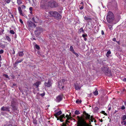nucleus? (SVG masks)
<instances>
[{"mask_svg": "<svg viewBox=\"0 0 126 126\" xmlns=\"http://www.w3.org/2000/svg\"><path fill=\"white\" fill-rule=\"evenodd\" d=\"M78 119L79 122L78 123V126H92L87 123L83 118L79 117Z\"/></svg>", "mask_w": 126, "mask_h": 126, "instance_id": "obj_1", "label": "nucleus"}, {"mask_svg": "<svg viewBox=\"0 0 126 126\" xmlns=\"http://www.w3.org/2000/svg\"><path fill=\"white\" fill-rule=\"evenodd\" d=\"M102 71L106 75L109 76H111L112 75L111 71L107 67L103 66L101 68Z\"/></svg>", "mask_w": 126, "mask_h": 126, "instance_id": "obj_2", "label": "nucleus"}, {"mask_svg": "<svg viewBox=\"0 0 126 126\" xmlns=\"http://www.w3.org/2000/svg\"><path fill=\"white\" fill-rule=\"evenodd\" d=\"M106 19L107 22L109 23H111L114 20V15L111 12H109L108 13Z\"/></svg>", "mask_w": 126, "mask_h": 126, "instance_id": "obj_3", "label": "nucleus"}, {"mask_svg": "<svg viewBox=\"0 0 126 126\" xmlns=\"http://www.w3.org/2000/svg\"><path fill=\"white\" fill-rule=\"evenodd\" d=\"M17 102L15 98L12 99L11 100V105L10 106L12 107V110L13 111L16 110H17Z\"/></svg>", "mask_w": 126, "mask_h": 126, "instance_id": "obj_4", "label": "nucleus"}, {"mask_svg": "<svg viewBox=\"0 0 126 126\" xmlns=\"http://www.w3.org/2000/svg\"><path fill=\"white\" fill-rule=\"evenodd\" d=\"M49 13L50 16H54L57 19H60L62 16L60 14L56 12L51 11L49 12Z\"/></svg>", "mask_w": 126, "mask_h": 126, "instance_id": "obj_5", "label": "nucleus"}, {"mask_svg": "<svg viewBox=\"0 0 126 126\" xmlns=\"http://www.w3.org/2000/svg\"><path fill=\"white\" fill-rule=\"evenodd\" d=\"M42 32V28L40 27H37L36 28V29L34 33L36 36L37 37Z\"/></svg>", "mask_w": 126, "mask_h": 126, "instance_id": "obj_6", "label": "nucleus"}, {"mask_svg": "<svg viewBox=\"0 0 126 126\" xmlns=\"http://www.w3.org/2000/svg\"><path fill=\"white\" fill-rule=\"evenodd\" d=\"M48 3V6L51 8L56 7L58 6L57 4L54 1H51Z\"/></svg>", "mask_w": 126, "mask_h": 126, "instance_id": "obj_7", "label": "nucleus"}, {"mask_svg": "<svg viewBox=\"0 0 126 126\" xmlns=\"http://www.w3.org/2000/svg\"><path fill=\"white\" fill-rule=\"evenodd\" d=\"M27 25L30 28L32 27L35 28L36 27L35 24L30 21H28L27 22Z\"/></svg>", "mask_w": 126, "mask_h": 126, "instance_id": "obj_8", "label": "nucleus"}, {"mask_svg": "<svg viewBox=\"0 0 126 126\" xmlns=\"http://www.w3.org/2000/svg\"><path fill=\"white\" fill-rule=\"evenodd\" d=\"M45 86L47 87H50L51 86L52 83L50 80L49 79L48 81H46L44 83Z\"/></svg>", "mask_w": 126, "mask_h": 126, "instance_id": "obj_9", "label": "nucleus"}, {"mask_svg": "<svg viewBox=\"0 0 126 126\" xmlns=\"http://www.w3.org/2000/svg\"><path fill=\"white\" fill-rule=\"evenodd\" d=\"M1 110L4 111L9 112L10 111V107L9 106L2 107L1 109Z\"/></svg>", "mask_w": 126, "mask_h": 126, "instance_id": "obj_10", "label": "nucleus"}, {"mask_svg": "<svg viewBox=\"0 0 126 126\" xmlns=\"http://www.w3.org/2000/svg\"><path fill=\"white\" fill-rule=\"evenodd\" d=\"M83 113L84 114L85 117V118L86 119H93V118L92 116H91L90 117V115L86 113L84 111L83 112Z\"/></svg>", "mask_w": 126, "mask_h": 126, "instance_id": "obj_11", "label": "nucleus"}, {"mask_svg": "<svg viewBox=\"0 0 126 126\" xmlns=\"http://www.w3.org/2000/svg\"><path fill=\"white\" fill-rule=\"evenodd\" d=\"M62 95H59L56 98V101L57 102H59L62 100Z\"/></svg>", "mask_w": 126, "mask_h": 126, "instance_id": "obj_12", "label": "nucleus"}, {"mask_svg": "<svg viewBox=\"0 0 126 126\" xmlns=\"http://www.w3.org/2000/svg\"><path fill=\"white\" fill-rule=\"evenodd\" d=\"M33 21L35 23L38 22L39 21L38 18L36 16L33 17L32 19Z\"/></svg>", "mask_w": 126, "mask_h": 126, "instance_id": "obj_13", "label": "nucleus"}, {"mask_svg": "<svg viewBox=\"0 0 126 126\" xmlns=\"http://www.w3.org/2000/svg\"><path fill=\"white\" fill-rule=\"evenodd\" d=\"M62 83L61 82H58V86L59 88L61 90L63 89L64 87V86L63 85H62Z\"/></svg>", "mask_w": 126, "mask_h": 126, "instance_id": "obj_14", "label": "nucleus"}, {"mask_svg": "<svg viewBox=\"0 0 126 126\" xmlns=\"http://www.w3.org/2000/svg\"><path fill=\"white\" fill-rule=\"evenodd\" d=\"M23 60L22 59H21L19 60H17L14 64L15 66L16 67V66H17L18 64L19 63L23 61Z\"/></svg>", "mask_w": 126, "mask_h": 126, "instance_id": "obj_15", "label": "nucleus"}, {"mask_svg": "<svg viewBox=\"0 0 126 126\" xmlns=\"http://www.w3.org/2000/svg\"><path fill=\"white\" fill-rule=\"evenodd\" d=\"M41 83V82L40 81H38L36 82L33 85L36 86V88H37L39 85Z\"/></svg>", "mask_w": 126, "mask_h": 126, "instance_id": "obj_16", "label": "nucleus"}, {"mask_svg": "<svg viewBox=\"0 0 126 126\" xmlns=\"http://www.w3.org/2000/svg\"><path fill=\"white\" fill-rule=\"evenodd\" d=\"M18 9L20 14L21 15L23 16V14L22 11V10L21 7L20 6L18 8Z\"/></svg>", "mask_w": 126, "mask_h": 126, "instance_id": "obj_17", "label": "nucleus"}, {"mask_svg": "<svg viewBox=\"0 0 126 126\" xmlns=\"http://www.w3.org/2000/svg\"><path fill=\"white\" fill-rule=\"evenodd\" d=\"M62 112L61 111H60L59 112L56 113L54 115L55 116H58L60 115L62 113Z\"/></svg>", "mask_w": 126, "mask_h": 126, "instance_id": "obj_18", "label": "nucleus"}, {"mask_svg": "<svg viewBox=\"0 0 126 126\" xmlns=\"http://www.w3.org/2000/svg\"><path fill=\"white\" fill-rule=\"evenodd\" d=\"M84 19L86 20H91L92 19L91 18L89 17L85 16L84 17Z\"/></svg>", "mask_w": 126, "mask_h": 126, "instance_id": "obj_19", "label": "nucleus"}, {"mask_svg": "<svg viewBox=\"0 0 126 126\" xmlns=\"http://www.w3.org/2000/svg\"><path fill=\"white\" fill-rule=\"evenodd\" d=\"M75 88L76 90H79L80 89V87L77 85H75Z\"/></svg>", "mask_w": 126, "mask_h": 126, "instance_id": "obj_20", "label": "nucleus"}, {"mask_svg": "<svg viewBox=\"0 0 126 126\" xmlns=\"http://www.w3.org/2000/svg\"><path fill=\"white\" fill-rule=\"evenodd\" d=\"M18 54L19 56H22L24 55V53L22 51H20L18 52Z\"/></svg>", "mask_w": 126, "mask_h": 126, "instance_id": "obj_21", "label": "nucleus"}, {"mask_svg": "<svg viewBox=\"0 0 126 126\" xmlns=\"http://www.w3.org/2000/svg\"><path fill=\"white\" fill-rule=\"evenodd\" d=\"M0 47L2 48H5V45L4 44H2L1 43H0Z\"/></svg>", "mask_w": 126, "mask_h": 126, "instance_id": "obj_22", "label": "nucleus"}, {"mask_svg": "<svg viewBox=\"0 0 126 126\" xmlns=\"http://www.w3.org/2000/svg\"><path fill=\"white\" fill-rule=\"evenodd\" d=\"M6 39L9 42H10L11 41V39L8 36H6Z\"/></svg>", "mask_w": 126, "mask_h": 126, "instance_id": "obj_23", "label": "nucleus"}, {"mask_svg": "<svg viewBox=\"0 0 126 126\" xmlns=\"http://www.w3.org/2000/svg\"><path fill=\"white\" fill-rule=\"evenodd\" d=\"M44 1H42L41 3V5L43 7H45V4H43V3Z\"/></svg>", "mask_w": 126, "mask_h": 126, "instance_id": "obj_24", "label": "nucleus"}, {"mask_svg": "<svg viewBox=\"0 0 126 126\" xmlns=\"http://www.w3.org/2000/svg\"><path fill=\"white\" fill-rule=\"evenodd\" d=\"M111 52L110 51H107V53L106 54V56L107 57H108L109 55L110 54Z\"/></svg>", "mask_w": 126, "mask_h": 126, "instance_id": "obj_25", "label": "nucleus"}, {"mask_svg": "<svg viewBox=\"0 0 126 126\" xmlns=\"http://www.w3.org/2000/svg\"><path fill=\"white\" fill-rule=\"evenodd\" d=\"M93 94L94 95H96L98 94V92L97 91V90L94 92Z\"/></svg>", "mask_w": 126, "mask_h": 126, "instance_id": "obj_26", "label": "nucleus"}, {"mask_svg": "<svg viewBox=\"0 0 126 126\" xmlns=\"http://www.w3.org/2000/svg\"><path fill=\"white\" fill-rule=\"evenodd\" d=\"M17 3L18 5L22 3L21 0H17Z\"/></svg>", "mask_w": 126, "mask_h": 126, "instance_id": "obj_27", "label": "nucleus"}, {"mask_svg": "<svg viewBox=\"0 0 126 126\" xmlns=\"http://www.w3.org/2000/svg\"><path fill=\"white\" fill-rule=\"evenodd\" d=\"M122 118L123 121H124L126 119V115H125L123 116Z\"/></svg>", "mask_w": 126, "mask_h": 126, "instance_id": "obj_28", "label": "nucleus"}, {"mask_svg": "<svg viewBox=\"0 0 126 126\" xmlns=\"http://www.w3.org/2000/svg\"><path fill=\"white\" fill-rule=\"evenodd\" d=\"M64 116H65V115H64V114H63L62 115H61V116H60V119H62L63 118H65Z\"/></svg>", "mask_w": 126, "mask_h": 126, "instance_id": "obj_29", "label": "nucleus"}, {"mask_svg": "<svg viewBox=\"0 0 126 126\" xmlns=\"http://www.w3.org/2000/svg\"><path fill=\"white\" fill-rule=\"evenodd\" d=\"M75 114L77 115H78L80 114V112L79 111L76 110L75 112Z\"/></svg>", "mask_w": 126, "mask_h": 126, "instance_id": "obj_30", "label": "nucleus"}, {"mask_svg": "<svg viewBox=\"0 0 126 126\" xmlns=\"http://www.w3.org/2000/svg\"><path fill=\"white\" fill-rule=\"evenodd\" d=\"M81 31L83 32H84V30L82 28H80L79 30V32L80 33L81 32Z\"/></svg>", "mask_w": 126, "mask_h": 126, "instance_id": "obj_31", "label": "nucleus"}, {"mask_svg": "<svg viewBox=\"0 0 126 126\" xmlns=\"http://www.w3.org/2000/svg\"><path fill=\"white\" fill-rule=\"evenodd\" d=\"M4 30H1L0 31V35H1L3 33V32L4 31Z\"/></svg>", "mask_w": 126, "mask_h": 126, "instance_id": "obj_32", "label": "nucleus"}, {"mask_svg": "<svg viewBox=\"0 0 126 126\" xmlns=\"http://www.w3.org/2000/svg\"><path fill=\"white\" fill-rule=\"evenodd\" d=\"M36 48L37 49L39 50L40 49V47L37 44H36L35 45Z\"/></svg>", "mask_w": 126, "mask_h": 126, "instance_id": "obj_33", "label": "nucleus"}, {"mask_svg": "<svg viewBox=\"0 0 126 126\" xmlns=\"http://www.w3.org/2000/svg\"><path fill=\"white\" fill-rule=\"evenodd\" d=\"M108 26L110 30H112V26L110 25H108Z\"/></svg>", "mask_w": 126, "mask_h": 126, "instance_id": "obj_34", "label": "nucleus"}, {"mask_svg": "<svg viewBox=\"0 0 126 126\" xmlns=\"http://www.w3.org/2000/svg\"><path fill=\"white\" fill-rule=\"evenodd\" d=\"M10 32L12 34H14L15 32L13 30H11L10 31Z\"/></svg>", "mask_w": 126, "mask_h": 126, "instance_id": "obj_35", "label": "nucleus"}, {"mask_svg": "<svg viewBox=\"0 0 126 126\" xmlns=\"http://www.w3.org/2000/svg\"><path fill=\"white\" fill-rule=\"evenodd\" d=\"M87 35L86 34H84L82 35V37L84 38H85V37H87Z\"/></svg>", "mask_w": 126, "mask_h": 126, "instance_id": "obj_36", "label": "nucleus"}, {"mask_svg": "<svg viewBox=\"0 0 126 126\" xmlns=\"http://www.w3.org/2000/svg\"><path fill=\"white\" fill-rule=\"evenodd\" d=\"M65 117H67V119L68 120H69L70 118V117H69V116L68 115H66L65 116ZM71 118H72L71 117Z\"/></svg>", "mask_w": 126, "mask_h": 126, "instance_id": "obj_37", "label": "nucleus"}, {"mask_svg": "<svg viewBox=\"0 0 126 126\" xmlns=\"http://www.w3.org/2000/svg\"><path fill=\"white\" fill-rule=\"evenodd\" d=\"M70 50L71 51H73L74 50V49L72 46H70Z\"/></svg>", "mask_w": 126, "mask_h": 126, "instance_id": "obj_38", "label": "nucleus"}, {"mask_svg": "<svg viewBox=\"0 0 126 126\" xmlns=\"http://www.w3.org/2000/svg\"><path fill=\"white\" fill-rule=\"evenodd\" d=\"M7 3H9L10 1V0H4Z\"/></svg>", "mask_w": 126, "mask_h": 126, "instance_id": "obj_39", "label": "nucleus"}, {"mask_svg": "<svg viewBox=\"0 0 126 126\" xmlns=\"http://www.w3.org/2000/svg\"><path fill=\"white\" fill-rule=\"evenodd\" d=\"M101 113H102L104 114V115H107V113L105 112L104 111H102Z\"/></svg>", "mask_w": 126, "mask_h": 126, "instance_id": "obj_40", "label": "nucleus"}, {"mask_svg": "<svg viewBox=\"0 0 126 126\" xmlns=\"http://www.w3.org/2000/svg\"><path fill=\"white\" fill-rule=\"evenodd\" d=\"M4 76L6 78L8 79H9V77L6 74H4Z\"/></svg>", "mask_w": 126, "mask_h": 126, "instance_id": "obj_41", "label": "nucleus"}, {"mask_svg": "<svg viewBox=\"0 0 126 126\" xmlns=\"http://www.w3.org/2000/svg\"><path fill=\"white\" fill-rule=\"evenodd\" d=\"M4 52V51L3 50L1 49L0 50V54H2Z\"/></svg>", "mask_w": 126, "mask_h": 126, "instance_id": "obj_42", "label": "nucleus"}, {"mask_svg": "<svg viewBox=\"0 0 126 126\" xmlns=\"http://www.w3.org/2000/svg\"><path fill=\"white\" fill-rule=\"evenodd\" d=\"M26 7L24 5H23L21 6V8L22 9H24Z\"/></svg>", "mask_w": 126, "mask_h": 126, "instance_id": "obj_43", "label": "nucleus"}, {"mask_svg": "<svg viewBox=\"0 0 126 126\" xmlns=\"http://www.w3.org/2000/svg\"><path fill=\"white\" fill-rule=\"evenodd\" d=\"M89 120V121H91L92 122H93V120H94V119L93 118V119H90Z\"/></svg>", "mask_w": 126, "mask_h": 126, "instance_id": "obj_44", "label": "nucleus"}, {"mask_svg": "<svg viewBox=\"0 0 126 126\" xmlns=\"http://www.w3.org/2000/svg\"><path fill=\"white\" fill-rule=\"evenodd\" d=\"M34 124H37V121L36 120H34L33 121V122Z\"/></svg>", "mask_w": 126, "mask_h": 126, "instance_id": "obj_45", "label": "nucleus"}, {"mask_svg": "<svg viewBox=\"0 0 126 126\" xmlns=\"http://www.w3.org/2000/svg\"><path fill=\"white\" fill-rule=\"evenodd\" d=\"M125 109V107L124 106H122L121 108V109L122 110H124Z\"/></svg>", "mask_w": 126, "mask_h": 126, "instance_id": "obj_46", "label": "nucleus"}, {"mask_svg": "<svg viewBox=\"0 0 126 126\" xmlns=\"http://www.w3.org/2000/svg\"><path fill=\"white\" fill-rule=\"evenodd\" d=\"M19 21L21 24H23V21H22V19H19Z\"/></svg>", "mask_w": 126, "mask_h": 126, "instance_id": "obj_47", "label": "nucleus"}, {"mask_svg": "<svg viewBox=\"0 0 126 126\" xmlns=\"http://www.w3.org/2000/svg\"><path fill=\"white\" fill-rule=\"evenodd\" d=\"M4 126H13L11 124H9L8 125H5Z\"/></svg>", "mask_w": 126, "mask_h": 126, "instance_id": "obj_48", "label": "nucleus"}, {"mask_svg": "<svg viewBox=\"0 0 126 126\" xmlns=\"http://www.w3.org/2000/svg\"><path fill=\"white\" fill-rule=\"evenodd\" d=\"M74 53L77 56V57H78L79 56V55L77 53H76L75 52H74Z\"/></svg>", "mask_w": 126, "mask_h": 126, "instance_id": "obj_49", "label": "nucleus"}, {"mask_svg": "<svg viewBox=\"0 0 126 126\" xmlns=\"http://www.w3.org/2000/svg\"><path fill=\"white\" fill-rule=\"evenodd\" d=\"M101 33L102 35H103L104 34V32L103 30H102L101 31Z\"/></svg>", "mask_w": 126, "mask_h": 126, "instance_id": "obj_50", "label": "nucleus"}, {"mask_svg": "<svg viewBox=\"0 0 126 126\" xmlns=\"http://www.w3.org/2000/svg\"><path fill=\"white\" fill-rule=\"evenodd\" d=\"M76 102L77 103H79V100L78 99L76 100Z\"/></svg>", "mask_w": 126, "mask_h": 126, "instance_id": "obj_51", "label": "nucleus"}, {"mask_svg": "<svg viewBox=\"0 0 126 126\" xmlns=\"http://www.w3.org/2000/svg\"><path fill=\"white\" fill-rule=\"evenodd\" d=\"M84 7L83 6H82L80 8V10H82L83 9Z\"/></svg>", "mask_w": 126, "mask_h": 126, "instance_id": "obj_52", "label": "nucleus"}, {"mask_svg": "<svg viewBox=\"0 0 126 126\" xmlns=\"http://www.w3.org/2000/svg\"><path fill=\"white\" fill-rule=\"evenodd\" d=\"M32 7H30V8H29V10L30 11H32Z\"/></svg>", "mask_w": 126, "mask_h": 126, "instance_id": "obj_53", "label": "nucleus"}, {"mask_svg": "<svg viewBox=\"0 0 126 126\" xmlns=\"http://www.w3.org/2000/svg\"><path fill=\"white\" fill-rule=\"evenodd\" d=\"M123 80L125 81H126V78H124L123 79Z\"/></svg>", "mask_w": 126, "mask_h": 126, "instance_id": "obj_54", "label": "nucleus"}, {"mask_svg": "<svg viewBox=\"0 0 126 126\" xmlns=\"http://www.w3.org/2000/svg\"><path fill=\"white\" fill-rule=\"evenodd\" d=\"M40 95L41 96H43L44 95V94H40Z\"/></svg>", "mask_w": 126, "mask_h": 126, "instance_id": "obj_55", "label": "nucleus"}, {"mask_svg": "<svg viewBox=\"0 0 126 126\" xmlns=\"http://www.w3.org/2000/svg\"><path fill=\"white\" fill-rule=\"evenodd\" d=\"M60 121L61 122H63V120L62 119H59Z\"/></svg>", "mask_w": 126, "mask_h": 126, "instance_id": "obj_56", "label": "nucleus"}, {"mask_svg": "<svg viewBox=\"0 0 126 126\" xmlns=\"http://www.w3.org/2000/svg\"><path fill=\"white\" fill-rule=\"evenodd\" d=\"M68 120L67 119L66 120V123H68L69 122L68 121Z\"/></svg>", "mask_w": 126, "mask_h": 126, "instance_id": "obj_57", "label": "nucleus"}, {"mask_svg": "<svg viewBox=\"0 0 126 126\" xmlns=\"http://www.w3.org/2000/svg\"><path fill=\"white\" fill-rule=\"evenodd\" d=\"M113 41H115L116 40V39L115 38H114L112 40Z\"/></svg>", "mask_w": 126, "mask_h": 126, "instance_id": "obj_58", "label": "nucleus"}, {"mask_svg": "<svg viewBox=\"0 0 126 126\" xmlns=\"http://www.w3.org/2000/svg\"><path fill=\"white\" fill-rule=\"evenodd\" d=\"M57 118V120H59V118L57 117V116H55Z\"/></svg>", "mask_w": 126, "mask_h": 126, "instance_id": "obj_59", "label": "nucleus"}, {"mask_svg": "<svg viewBox=\"0 0 126 126\" xmlns=\"http://www.w3.org/2000/svg\"><path fill=\"white\" fill-rule=\"evenodd\" d=\"M84 39L85 41H86L87 40V38H86L85 37L84 38Z\"/></svg>", "mask_w": 126, "mask_h": 126, "instance_id": "obj_60", "label": "nucleus"}, {"mask_svg": "<svg viewBox=\"0 0 126 126\" xmlns=\"http://www.w3.org/2000/svg\"><path fill=\"white\" fill-rule=\"evenodd\" d=\"M1 62L0 61V67L1 66Z\"/></svg>", "mask_w": 126, "mask_h": 126, "instance_id": "obj_61", "label": "nucleus"}, {"mask_svg": "<svg viewBox=\"0 0 126 126\" xmlns=\"http://www.w3.org/2000/svg\"><path fill=\"white\" fill-rule=\"evenodd\" d=\"M111 108L110 107L108 108V110H111Z\"/></svg>", "mask_w": 126, "mask_h": 126, "instance_id": "obj_62", "label": "nucleus"}, {"mask_svg": "<svg viewBox=\"0 0 126 126\" xmlns=\"http://www.w3.org/2000/svg\"><path fill=\"white\" fill-rule=\"evenodd\" d=\"M124 7L125 8H126V3Z\"/></svg>", "mask_w": 126, "mask_h": 126, "instance_id": "obj_63", "label": "nucleus"}, {"mask_svg": "<svg viewBox=\"0 0 126 126\" xmlns=\"http://www.w3.org/2000/svg\"><path fill=\"white\" fill-rule=\"evenodd\" d=\"M124 125H126V121L124 123Z\"/></svg>", "mask_w": 126, "mask_h": 126, "instance_id": "obj_64", "label": "nucleus"}]
</instances>
